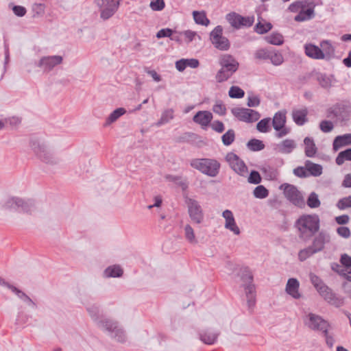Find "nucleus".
I'll return each mask as SVG.
<instances>
[{
    "label": "nucleus",
    "instance_id": "obj_1",
    "mask_svg": "<svg viewBox=\"0 0 351 351\" xmlns=\"http://www.w3.org/2000/svg\"><path fill=\"white\" fill-rule=\"evenodd\" d=\"M294 227L298 230V237L303 241H308L319 232L320 219L316 214H304L296 219Z\"/></svg>",
    "mask_w": 351,
    "mask_h": 351
},
{
    "label": "nucleus",
    "instance_id": "obj_2",
    "mask_svg": "<svg viewBox=\"0 0 351 351\" xmlns=\"http://www.w3.org/2000/svg\"><path fill=\"white\" fill-rule=\"evenodd\" d=\"M221 69L217 71L215 79L218 83L227 81L239 69L238 61L230 54L222 55L219 60Z\"/></svg>",
    "mask_w": 351,
    "mask_h": 351
},
{
    "label": "nucleus",
    "instance_id": "obj_3",
    "mask_svg": "<svg viewBox=\"0 0 351 351\" xmlns=\"http://www.w3.org/2000/svg\"><path fill=\"white\" fill-rule=\"evenodd\" d=\"M190 165L193 168L210 177L217 176L221 167L216 159L207 158L193 159Z\"/></svg>",
    "mask_w": 351,
    "mask_h": 351
},
{
    "label": "nucleus",
    "instance_id": "obj_4",
    "mask_svg": "<svg viewBox=\"0 0 351 351\" xmlns=\"http://www.w3.org/2000/svg\"><path fill=\"white\" fill-rule=\"evenodd\" d=\"M98 327L109 332L112 338L115 339L119 342L125 341V332L122 328H119L117 322L112 319H104L98 321Z\"/></svg>",
    "mask_w": 351,
    "mask_h": 351
},
{
    "label": "nucleus",
    "instance_id": "obj_5",
    "mask_svg": "<svg viewBox=\"0 0 351 351\" xmlns=\"http://www.w3.org/2000/svg\"><path fill=\"white\" fill-rule=\"evenodd\" d=\"M280 189H283L285 197L291 204L299 208L304 207V199L295 186L285 183L280 186Z\"/></svg>",
    "mask_w": 351,
    "mask_h": 351
},
{
    "label": "nucleus",
    "instance_id": "obj_6",
    "mask_svg": "<svg viewBox=\"0 0 351 351\" xmlns=\"http://www.w3.org/2000/svg\"><path fill=\"white\" fill-rule=\"evenodd\" d=\"M29 145L34 154L43 162L51 165L57 163V159L47 149L44 144L40 143L37 140L32 139Z\"/></svg>",
    "mask_w": 351,
    "mask_h": 351
},
{
    "label": "nucleus",
    "instance_id": "obj_7",
    "mask_svg": "<svg viewBox=\"0 0 351 351\" xmlns=\"http://www.w3.org/2000/svg\"><path fill=\"white\" fill-rule=\"evenodd\" d=\"M210 40L214 47L221 51H227L230 47L229 40L223 36V27L216 26L210 34Z\"/></svg>",
    "mask_w": 351,
    "mask_h": 351
},
{
    "label": "nucleus",
    "instance_id": "obj_8",
    "mask_svg": "<svg viewBox=\"0 0 351 351\" xmlns=\"http://www.w3.org/2000/svg\"><path fill=\"white\" fill-rule=\"evenodd\" d=\"M121 0H96L100 16L104 20L112 17L119 8Z\"/></svg>",
    "mask_w": 351,
    "mask_h": 351
},
{
    "label": "nucleus",
    "instance_id": "obj_9",
    "mask_svg": "<svg viewBox=\"0 0 351 351\" xmlns=\"http://www.w3.org/2000/svg\"><path fill=\"white\" fill-rule=\"evenodd\" d=\"M184 202L187 205L188 213L191 219L197 224L201 223L204 220V213L199 202L188 196L184 197Z\"/></svg>",
    "mask_w": 351,
    "mask_h": 351
},
{
    "label": "nucleus",
    "instance_id": "obj_10",
    "mask_svg": "<svg viewBox=\"0 0 351 351\" xmlns=\"http://www.w3.org/2000/svg\"><path fill=\"white\" fill-rule=\"evenodd\" d=\"M308 320L306 325L311 330L321 331L322 333H327L330 328L329 323L323 319L320 315L310 313L307 315Z\"/></svg>",
    "mask_w": 351,
    "mask_h": 351
},
{
    "label": "nucleus",
    "instance_id": "obj_11",
    "mask_svg": "<svg viewBox=\"0 0 351 351\" xmlns=\"http://www.w3.org/2000/svg\"><path fill=\"white\" fill-rule=\"evenodd\" d=\"M231 112L239 121L246 123L255 122L261 117L258 112L250 108H233L231 110Z\"/></svg>",
    "mask_w": 351,
    "mask_h": 351
},
{
    "label": "nucleus",
    "instance_id": "obj_12",
    "mask_svg": "<svg viewBox=\"0 0 351 351\" xmlns=\"http://www.w3.org/2000/svg\"><path fill=\"white\" fill-rule=\"evenodd\" d=\"M226 160L228 162L231 169L241 176H245L247 172V167L243 160H242L236 154L229 152L226 156Z\"/></svg>",
    "mask_w": 351,
    "mask_h": 351
},
{
    "label": "nucleus",
    "instance_id": "obj_13",
    "mask_svg": "<svg viewBox=\"0 0 351 351\" xmlns=\"http://www.w3.org/2000/svg\"><path fill=\"white\" fill-rule=\"evenodd\" d=\"M63 58L61 56H48L42 57L35 65L40 68L43 72H49L55 66L62 64Z\"/></svg>",
    "mask_w": 351,
    "mask_h": 351
},
{
    "label": "nucleus",
    "instance_id": "obj_14",
    "mask_svg": "<svg viewBox=\"0 0 351 351\" xmlns=\"http://www.w3.org/2000/svg\"><path fill=\"white\" fill-rule=\"evenodd\" d=\"M317 292L326 302L336 307H340L344 303L343 298L338 296L326 285L322 287V288H319Z\"/></svg>",
    "mask_w": 351,
    "mask_h": 351
},
{
    "label": "nucleus",
    "instance_id": "obj_15",
    "mask_svg": "<svg viewBox=\"0 0 351 351\" xmlns=\"http://www.w3.org/2000/svg\"><path fill=\"white\" fill-rule=\"evenodd\" d=\"M350 113V106L341 103H337L327 110L326 117L328 118H338L343 120L349 117Z\"/></svg>",
    "mask_w": 351,
    "mask_h": 351
},
{
    "label": "nucleus",
    "instance_id": "obj_16",
    "mask_svg": "<svg viewBox=\"0 0 351 351\" xmlns=\"http://www.w3.org/2000/svg\"><path fill=\"white\" fill-rule=\"evenodd\" d=\"M330 241V234L326 231L322 230L318 232V234L314 237L311 247L318 253L323 251L325 248V245Z\"/></svg>",
    "mask_w": 351,
    "mask_h": 351
},
{
    "label": "nucleus",
    "instance_id": "obj_17",
    "mask_svg": "<svg viewBox=\"0 0 351 351\" xmlns=\"http://www.w3.org/2000/svg\"><path fill=\"white\" fill-rule=\"evenodd\" d=\"M223 217L226 219L225 228L232 231L234 234H240V229L237 226L233 213L230 210H225L222 213Z\"/></svg>",
    "mask_w": 351,
    "mask_h": 351
},
{
    "label": "nucleus",
    "instance_id": "obj_18",
    "mask_svg": "<svg viewBox=\"0 0 351 351\" xmlns=\"http://www.w3.org/2000/svg\"><path fill=\"white\" fill-rule=\"evenodd\" d=\"M198 335L199 339L204 343L207 345H213L216 342L219 335V332L217 331L212 330L211 329H206L199 331Z\"/></svg>",
    "mask_w": 351,
    "mask_h": 351
},
{
    "label": "nucleus",
    "instance_id": "obj_19",
    "mask_svg": "<svg viewBox=\"0 0 351 351\" xmlns=\"http://www.w3.org/2000/svg\"><path fill=\"white\" fill-rule=\"evenodd\" d=\"M213 119V114L210 111L203 110L197 112L193 117V121L199 124L202 128L208 126Z\"/></svg>",
    "mask_w": 351,
    "mask_h": 351
},
{
    "label": "nucleus",
    "instance_id": "obj_20",
    "mask_svg": "<svg viewBox=\"0 0 351 351\" xmlns=\"http://www.w3.org/2000/svg\"><path fill=\"white\" fill-rule=\"evenodd\" d=\"M305 53L309 58L315 60H324V51L317 45L309 43L304 46Z\"/></svg>",
    "mask_w": 351,
    "mask_h": 351
},
{
    "label": "nucleus",
    "instance_id": "obj_21",
    "mask_svg": "<svg viewBox=\"0 0 351 351\" xmlns=\"http://www.w3.org/2000/svg\"><path fill=\"white\" fill-rule=\"evenodd\" d=\"M308 109L304 108L302 109H294L292 111V118L296 125L302 126L307 121Z\"/></svg>",
    "mask_w": 351,
    "mask_h": 351
},
{
    "label": "nucleus",
    "instance_id": "obj_22",
    "mask_svg": "<svg viewBox=\"0 0 351 351\" xmlns=\"http://www.w3.org/2000/svg\"><path fill=\"white\" fill-rule=\"evenodd\" d=\"M299 281L296 278H289L286 285V292L291 295L295 299H299L301 298V295L299 293Z\"/></svg>",
    "mask_w": 351,
    "mask_h": 351
},
{
    "label": "nucleus",
    "instance_id": "obj_23",
    "mask_svg": "<svg viewBox=\"0 0 351 351\" xmlns=\"http://www.w3.org/2000/svg\"><path fill=\"white\" fill-rule=\"evenodd\" d=\"M350 145H351V134H345L335 138L332 147L335 151H337L341 147Z\"/></svg>",
    "mask_w": 351,
    "mask_h": 351
},
{
    "label": "nucleus",
    "instance_id": "obj_24",
    "mask_svg": "<svg viewBox=\"0 0 351 351\" xmlns=\"http://www.w3.org/2000/svg\"><path fill=\"white\" fill-rule=\"evenodd\" d=\"M20 204H22V199L16 197L6 198L1 204L3 208L5 210H19Z\"/></svg>",
    "mask_w": 351,
    "mask_h": 351
},
{
    "label": "nucleus",
    "instance_id": "obj_25",
    "mask_svg": "<svg viewBox=\"0 0 351 351\" xmlns=\"http://www.w3.org/2000/svg\"><path fill=\"white\" fill-rule=\"evenodd\" d=\"M296 147V144L293 139H285L277 145L278 152L281 154H291Z\"/></svg>",
    "mask_w": 351,
    "mask_h": 351
},
{
    "label": "nucleus",
    "instance_id": "obj_26",
    "mask_svg": "<svg viewBox=\"0 0 351 351\" xmlns=\"http://www.w3.org/2000/svg\"><path fill=\"white\" fill-rule=\"evenodd\" d=\"M286 115L285 113L278 111L275 113L272 119V126L275 130H279L286 125Z\"/></svg>",
    "mask_w": 351,
    "mask_h": 351
},
{
    "label": "nucleus",
    "instance_id": "obj_27",
    "mask_svg": "<svg viewBox=\"0 0 351 351\" xmlns=\"http://www.w3.org/2000/svg\"><path fill=\"white\" fill-rule=\"evenodd\" d=\"M315 10L310 9H301L298 15L294 18L297 22H303L311 20L315 17Z\"/></svg>",
    "mask_w": 351,
    "mask_h": 351
},
{
    "label": "nucleus",
    "instance_id": "obj_28",
    "mask_svg": "<svg viewBox=\"0 0 351 351\" xmlns=\"http://www.w3.org/2000/svg\"><path fill=\"white\" fill-rule=\"evenodd\" d=\"M304 144L305 145L304 152L307 157H313L317 153V149L312 138L306 137L304 139Z\"/></svg>",
    "mask_w": 351,
    "mask_h": 351
},
{
    "label": "nucleus",
    "instance_id": "obj_29",
    "mask_svg": "<svg viewBox=\"0 0 351 351\" xmlns=\"http://www.w3.org/2000/svg\"><path fill=\"white\" fill-rule=\"evenodd\" d=\"M305 166L309 176L317 177L322 173L323 168L321 165L313 163L310 160H306L305 162Z\"/></svg>",
    "mask_w": 351,
    "mask_h": 351
},
{
    "label": "nucleus",
    "instance_id": "obj_30",
    "mask_svg": "<svg viewBox=\"0 0 351 351\" xmlns=\"http://www.w3.org/2000/svg\"><path fill=\"white\" fill-rule=\"evenodd\" d=\"M320 45L323 48L324 59L329 60L335 57V49L329 41L324 40Z\"/></svg>",
    "mask_w": 351,
    "mask_h": 351
},
{
    "label": "nucleus",
    "instance_id": "obj_31",
    "mask_svg": "<svg viewBox=\"0 0 351 351\" xmlns=\"http://www.w3.org/2000/svg\"><path fill=\"white\" fill-rule=\"evenodd\" d=\"M123 274V271L119 265L109 266L104 270V276L108 278H119Z\"/></svg>",
    "mask_w": 351,
    "mask_h": 351
},
{
    "label": "nucleus",
    "instance_id": "obj_32",
    "mask_svg": "<svg viewBox=\"0 0 351 351\" xmlns=\"http://www.w3.org/2000/svg\"><path fill=\"white\" fill-rule=\"evenodd\" d=\"M126 112V110L123 108H119L114 110L108 117L106 122L104 124V127H107L112 123L116 121L121 116L123 115Z\"/></svg>",
    "mask_w": 351,
    "mask_h": 351
},
{
    "label": "nucleus",
    "instance_id": "obj_33",
    "mask_svg": "<svg viewBox=\"0 0 351 351\" xmlns=\"http://www.w3.org/2000/svg\"><path fill=\"white\" fill-rule=\"evenodd\" d=\"M12 289L13 293H14L19 298L25 302L29 306L34 309L37 308L36 303L23 291L16 287H13Z\"/></svg>",
    "mask_w": 351,
    "mask_h": 351
},
{
    "label": "nucleus",
    "instance_id": "obj_34",
    "mask_svg": "<svg viewBox=\"0 0 351 351\" xmlns=\"http://www.w3.org/2000/svg\"><path fill=\"white\" fill-rule=\"evenodd\" d=\"M198 138L199 136L193 132H185L177 138L176 142L194 144Z\"/></svg>",
    "mask_w": 351,
    "mask_h": 351
},
{
    "label": "nucleus",
    "instance_id": "obj_35",
    "mask_svg": "<svg viewBox=\"0 0 351 351\" xmlns=\"http://www.w3.org/2000/svg\"><path fill=\"white\" fill-rule=\"evenodd\" d=\"M265 40L269 44L274 45H281L284 43V38L282 34L274 32L265 37Z\"/></svg>",
    "mask_w": 351,
    "mask_h": 351
},
{
    "label": "nucleus",
    "instance_id": "obj_36",
    "mask_svg": "<svg viewBox=\"0 0 351 351\" xmlns=\"http://www.w3.org/2000/svg\"><path fill=\"white\" fill-rule=\"evenodd\" d=\"M241 15L236 12H230L226 16V20L228 23L235 29L241 28Z\"/></svg>",
    "mask_w": 351,
    "mask_h": 351
},
{
    "label": "nucleus",
    "instance_id": "obj_37",
    "mask_svg": "<svg viewBox=\"0 0 351 351\" xmlns=\"http://www.w3.org/2000/svg\"><path fill=\"white\" fill-rule=\"evenodd\" d=\"M193 16L197 24L207 26L210 23V21L206 17L204 12L193 11Z\"/></svg>",
    "mask_w": 351,
    "mask_h": 351
},
{
    "label": "nucleus",
    "instance_id": "obj_38",
    "mask_svg": "<svg viewBox=\"0 0 351 351\" xmlns=\"http://www.w3.org/2000/svg\"><path fill=\"white\" fill-rule=\"evenodd\" d=\"M174 111L172 108H169L164 110L162 113L160 119L158 121L156 125L158 126L169 123L171 119H173Z\"/></svg>",
    "mask_w": 351,
    "mask_h": 351
},
{
    "label": "nucleus",
    "instance_id": "obj_39",
    "mask_svg": "<svg viewBox=\"0 0 351 351\" xmlns=\"http://www.w3.org/2000/svg\"><path fill=\"white\" fill-rule=\"evenodd\" d=\"M20 204L19 212L31 214L36 209L34 201L32 199H27L25 201L22 199V204Z\"/></svg>",
    "mask_w": 351,
    "mask_h": 351
},
{
    "label": "nucleus",
    "instance_id": "obj_40",
    "mask_svg": "<svg viewBox=\"0 0 351 351\" xmlns=\"http://www.w3.org/2000/svg\"><path fill=\"white\" fill-rule=\"evenodd\" d=\"M269 60L274 66H279L284 62V58L281 53L275 50H270Z\"/></svg>",
    "mask_w": 351,
    "mask_h": 351
},
{
    "label": "nucleus",
    "instance_id": "obj_41",
    "mask_svg": "<svg viewBox=\"0 0 351 351\" xmlns=\"http://www.w3.org/2000/svg\"><path fill=\"white\" fill-rule=\"evenodd\" d=\"M271 119L269 117L264 118L259 121L256 124V130L262 133L269 132L270 128Z\"/></svg>",
    "mask_w": 351,
    "mask_h": 351
},
{
    "label": "nucleus",
    "instance_id": "obj_42",
    "mask_svg": "<svg viewBox=\"0 0 351 351\" xmlns=\"http://www.w3.org/2000/svg\"><path fill=\"white\" fill-rule=\"evenodd\" d=\"M345 160L351 161V148L340 152L335 159V162L338 165H343Z\"/></svg>",
    "mask_w": 351,
    "mask_h": 351
},
{
    "label": "nucleus",
    "instance_id": "obj_43",
    "mask_svg": "<svg viewBox=\"0 0 351 351\" xmlns=\"http://www.w3.org/2000/svg\"><path fill=\"white\" fill-rule=\"evenodd\" d=\"M247 147L252 152H258L265 148V144L261 140L253 138L247 142Z\"/></svg>",
    "mask_w": 351,
    "mask_h": 351
},
{
    "label": "nucleus",
    "instance_id": "obj_44",
    "mask_svg": "<svg viewBox=\"0 0 351 351\" xmlns=\"http://www.w3.org/2000/svg\"><path fill=\"white\" fill-rule=\"evenodd\" d=\"M317 252H315V249H313L311 245L304 248V249H302L301 250L299 251L298 252V259L300 261H306L308 258L311 257V256H313V254H316Z\"/></svg>",
    "mask_w": 351,
    "mask_h": 351
},
{
    "label": "nucleus",
    "instance_id": "obj_45",
    "mask_svg": "<svg viewBox=\"0 0 351 351\" xmlns=\"http://www.w3.org/2000/svg\"><path fill=\"white\" fill-rule=\"evenodd\" d=\"M234 139H235V132L232 129L228 130L221 136L222 143L226 146L230 145L234 141Z\"/></svg>",
    "mask_w": 351,
    "mask_h": 351
},
{
    "label": "nucleus",
    "instance_id": "obj_46",
    "mask_svg": "<svg viewBox=\"0 0 351 351\" xmlns=\"http://www.w3.org/2000/svg\"><path fill=\"white\" fill-rule=\"evenodd\" d=\"M272 27L271 23L269 22L264 24L261 22H258L254 26V31L259 34H264L270 31Z\"/></svg>",
    "mask_w": 351,
    "mask_h": 351
},
{
    "label": "nucleus",
    "instance_id": "obj_47",
    "mask_svg": "<svg viewBox=\"0 0 351 351\" xmlns=\"http://www.w3.org/2000/svg\"><path fill=\"white\" fill-rule=\"evenodd\" d=\"M306 204L311 208H318L320 206L321 202L319 199L317 194L315 192L311 193L307 199Z\"/></svg>",
    "mask_w": 351,
    "mask_h": 351
},
{
    "label": "nucleus",
    "instance_id": "obj_48",
    "mask_svg": "<svg viewBox=\"0 0 351 351\" xmlns=\"http://www.w3.org/2000/svg\"><path fill=\"white\" fill-rule=\"evenodd\" d=\"M253 195L256 198L263 199L269 195V191L263 185H258L254 189Z\"/></svg>",
    "mask_w": 351,
    "mask_h": 351
},
{
    "label": "nucleus",
    "instance_id": "obj_49",
    "mask_svg": "<svg viewBox=\"0 0 351 351\" xmlns=\"http://www.w3.org/2000/svg\"><path fill=\"white\" fill-rule=\"evenodd\" d=\"M229 97L234 99H241L244 97L245 92L239 86H232L228 92Z\"/></svg>",
    "mask_w": 351,
    "mask_h": 351
},
{
    "label": "nucleus",
    "instance_id": "obj_50",
    "mask_svg": "<svg viewBox=\"0 0 351 351\" xmlns=\"http://www.w3.org/2000/svg\"><path fill=\"white\" fill-rule=\"evenodd\" d=\"M184 233L186 239L191 243H197V241L195 239L194 230L192 227L187 224L184 227Z\"/></svg>",
    "mask_w": 351,
    "mask_h": 351
},
{
    "label": "nucleus",
    "instance_id": "obj_51",
    "mask_svg": "<svg viewBox=\"0 0 351 351\" xmlns=\"http://www.w3.org/2000/svg\"><path fill=\"white\" fill-rule=\"evenodd\" d=\"M309 277L311 282L313 284L317 291L319 290V288H322V287L326 285L324 282L316 274L310 273Z\"/></svg>",
    "mask_w": 351,
    "mask_h": 351
},
{
    "label": "nucleus",
    "instance_id": "obj_52",
    "mask_svg": "<svg viewBox=\"0 0 351 351\" xmlns=\"http://www.w3.org/2000/svg\"><path fill=\"white\" fill-rule=\"evenodd\" d=\"M261 170L269 180L275 179L277 176L276 170L269 165L263 166Z\"/></svg>",
    "mask_w": 351,
    "mask_h": 351
},
{
    "label": "nucleus",
    "instance_id": "obj_53",
    "mask_svg": "<svg viewBox=\"0 0 351 351\" xmlns=\"http://www.w3.org/2000/svg\"><path fill=\"white\" fill-rule=\"evenodd\" d=\"M45 5L44 3H34L32 5L33 17L43 16L45 14Z\"/></svg>",
    "mask_w": 351,
    "mask_h": 351
},
{
    "label": "nucleus",
    "instance_id": "obj_54",
    "mask_svg": "<svg viewBox=\"0 0 351 351\" xmlns=\"http://www.w3.org/2000/svg\"><path fill=\"white\" fill-rule=\"evenodd\" d=\"M317 81L322 88H328L331 86V80L326 74H319L317 76Z\"/></svg>",
    "mask_w": 351,
    "mask_h": 351
},
{
    "label": "nucleus",
    "instance_id": "obj_55",
    "mask_svg": "<svg viewBox=\"0 0 351 351\" xmlns=\"http://www.w3.org/2000/svg\"><path fill=\"white\" fill-rule=\"evenodd\" d=\"M213 110L215 113L223 116L226 114V108L221 100L216 101L213 107Z\"/></svg>",
    "mask_w": 351,
    "mask_h": 351
},
{
    "label": "nucleus",
    "instance_id": "obj_56",
    "mask_svg": "<svg viewBox=\"0 0 351 351\" xmlns=\"http://www.w3.org/2000/svg\"><path fill=\"white\" fill-rule=\"evenodd\" d=\"M337 206L340 210L351 208V195L340 199L337 204Z\"/></svg>",
    "mask_w": 351,
    "mask_h": 351
},
{
    "label": "nucleus",
    "instance_id": "obj_57",
    "mask_svg": "<svg viewBox=\"0 0 351 351\" xmlns=\"http://www.w3.org/2000/svg\"><path fill=\"white\" fill-rule=\"evenodd\" d=\"M270 50L266 49H259L254 53V58L257 60H269Z\"/></svg>",
    "mask_w": 351,
    "mask_h": 351
},
{
    "label": "nucleus",
    "instance_id": "obj_58",
    "mask_svg": "<svg viewBox=\"0 0 351 351\" xmlns=\"http://www.w3.org/2000/svg\"><path fill=\"white\" fill-rule=\"evenodd\" d=\"M241 278L242 281L244 282L243 285L250 284L252 283L253 282V275L252 274L248 268H245L242 271Z\"/></svg>",
    "mask_w": 351,
    "mask_h": 351
},
{
    "label": "nucleus",
    "instance_id": "obj_59",
    "mask_svg": "<svg viewBox=\"0 0 351 351\" xmlns=\"http://www.w3.org/2000/svg\"><path fill=\"white\" fill-rule=\"evenodd\" d=\"M247 181L249 183L258 184L261 182V177L260 173L255 170H252L248 177Z\"/></svg>",
    "mask_w": 351,
    "mask_h": 351
},
{
    "label": "nucleus",
    "instance_id": "obj_60",
    "mask_svg": "<svg viewBox=\"0 0 351 351\" xmlns=\"http://www.w3.org/2000/svg\"><path fill=\"white\" fill-rule=\"evenodd\" d=\"M333 128V123L330 121L324 120L319 123V129L324 133L331 132Z\"/></svg>",
    "mask_w": 351,
    "mask_h": 351
},
{
    "label": "nucleus",
    "instance_id": "obj_61",
    "mask_svg": "<svg viewBox=\"0 0 351 351\" xmlns=\"http://www.w3.org/2000/svg\"><path fill=\"white\" fill-rule=\"evenodd\" d=\"M86 310L88 312L90 316L92 317V319L94 321L97 322V323L98 321H99V307L95 305H93V306L87 307Z\"/></svg>",
    "mask_w": 351,
    "mask_h": 351
},
{
    "label": "nucleus",
    "instance_id": "obj_62",
    "mask_svg": "<svg viewBox=\"0 0 351 351\" xmlns=\"http://www.w3.org/2000/svg\"><path fill=\"white\" fill-rule=\"evenodd\" d=\"M149 5L152 10L160 11L164 9L165 4L164 0H152Z\"/></svg>",
    "mask_w": 351,
    "mask_h": 351
},
{
    "label": "nucleus",
    "instance_id": "obj_63",
    "mask_svg": "<svg viewBox=\"0 0 351 351\" xmlns=\"http://www.w3.org/2000/svg\"><path fill=\"white\" fill-rule=\"evenodd\" d=\"M261 100L257 95H249L247 97V106L250 108L257 107L260 105Z\"/></svg>",
    "mask_w": 351,
    "mask_h": 351
},
{
    "label": "nucleus",
    "instance_id": "obj_64",
    "mask_svg": "<svg viewBox=\"0 0 351 351\" xmlns=\"http://www.w3.org/2000/svg\"><path fill=\"white\" fill-rule=\"evenodd\" d=\"M340 263L346 269L351 268V256L347 254H343L340 257Z\"/></svg>",
    "mask_w": 351,
    "mask_h": 351
}]
</instances>
